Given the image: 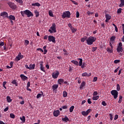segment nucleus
I'll list each match as a JSON object with an SVG mask.
<instances>
[{
    "mask_svg": "<svg viewBox=\"0 0 124 124\" xmlns=\"http://www.w3.org/2000/svg\"><path fill=\"white\" fill-rule=\"evenodd\" d=\"M92 73H87V72H85L82 74V77H90Z\"/></svg>",
    "mask_w": 124,
    "mask_h": 124,
    "instance_id": "11",
    "label": "nucleus"
},
{
    "mask_svg": "<svg viewBox=\"0 0 124 124\" xmlns=\"http://www.w3.org/2000/svg\"><path fill=\"white\" fill-rule=\"evenodd\" d=\"M70 30L73 33H74L77 31V29L74 28V27H72Z\"/></svg>",
    "mask_w": 124,
    "mask_h": 124,
    "instance_id": "27",
    "label": "nucleus"
},
{
    "mask_svg": "<svg viewBox=\"0 0 124 124\" xmlns=\"http://www.w3.org/2000/svg\"><path fill=\"white\" fill-rule=\"evenodd\" d=\"M120 13H122V8H121L117 10V14H119Z\"/></svg>",
    "mask_w": 124,
    "mask_h": 124,
    "instance_id": "49",
    "label": "nucleus"
},
{
    "mask_svg": "<svg viewBox=\"0 0 124 124\" xmlns=\"http://www.w3.org/2000/svg\"><path fill=\"white\" fill-rule=\"evenodd\" d=\"M63 52H64V55H66V56H67V55H68V52H67V51L66 50V49H63Z\"/></svg>",
    "mask_w": 124,
    "mask_h": 124,
    "instance_id": "46",
    "label": "nucleus"
},
{
    "mask_svg": "<svg viewBox=\"0 0 124 124\" xmlns=\"http://www.w3.org/2000/svg\"><path fill=\"white\" fill-rule=\"evenodd\" d=\"M76 17L77 18H79V16H80V13H79V12L77 11L76 13Z\"/></svg>",
    "mask_w": 124,
    "mask_h": 124,
    "instance_id": "53",
    "label": "nucleus"
},
{
    "mask_svg": "<svg viewBox=\"0 0 124 124\" xmlns=\"http://www.w3.org/2000/svg\"><path fill=\"white\" fill-rule=\"evenodd\" d=\"M20 78L23 80V81H25V80H27L28 79V77L23 74L20 75Z\"/></svg>",
    "mask_w": 124,
    "mask_h": 124,
    "instance_id": "15",
    "label": "nucleus"
},
{
    "mask_svg": "<svg viewBox=\"0 0 124 124\" xmlns=\"http://www.w3.org/2000/svg\"><path fill=\"white\" fill-rule=\"evenodd\" d=\"M81 114H82V115H83V116H88L87 112L85 111H82L81 112Z\"/></svg>",
    "mask_w": 124,
    "mask_h": 124,
    "instance_id": "43",
    "label": "nucleus"
},
{
    "mask_svg": "<svg viewBox=\"0 0 124 124\" xmlns=\"http://www.w3.org/2000/svg\"><path fill=\"white\" fill-rule=\"evenodd\" d=\"M25 15H27L28 18L32 17L33 16V14L31 13V12L29 10H25Z\"/></svg>",
    "mask_w": 124,
    "mask_h": 124,
    "instance_id": "8",
    "label": "nucleus"
},
{
    "mask_svg": "<svg viewBox=\"0 0 124 124\" xmlns=\"http://www.w3.org/2000/svg\"><path fill=\"white\" fill-rule=\"evenodd\" d=\"M60 115V110H54L53 112V116L54 117H58Z\"/></svg>",
    "mask_w": 124,
    "mask_h": 124,
    "instance_id": "12",
    "label": "nucleus"
},
{
    "mask_svg": "<svg viewBox=\"0 0 124 124\" xmlns=\"http://www.w3.org/2000/svg\"><path fill=\"white\" fill-rule=\"evenodd\" d=\"M93 82H96L97 81V77H94Z\"/></svg>",
    "mask_w": 124,
    "mask_h": 124,
    "instance_id": "62",
    "label": "nucleus"
},
{
    "mask_svg": "<svg viewBox=\"0 0 124 124\" xmlns=\"http://www.w3.org/2000/svg\"><path fill=\"white\" fill-rule=\"evenodd\" d=\"M116 50L117 52L120 53V52H123L124 49H123V47H120L119 46H117Z\"/></svg>",
    "mask_w": 124,
    "mask_h": 124,
    "instance_id": "24",
    "label": "nucleus"
},
{
    "mask_svg": "<svg viewBox=\"0 0 124 124\" xmlns=\"http://www.w3.org/2000/svg\"><path fill=\"white\" fill-rule=\"evenodd\" d=\"M20 119L21 121H22L23 123L26 122V117L24 116H23L22 117H20Z\"/></svg>",
    "mask_w": 124,
    "mask_h": 124,
    "instance_id": "32",
    "label": "nucleus"
},
{
    "mask_svg": "<svg viewBox=\"0 0 124 124\" xmlns=\"http://www.w3.org/2000/svg\"><path fill=\"white\" fill-rule=\"evenodd\" d=\"M8 18L10 20H13V21H14L15 20V16L13 15H10L9 16H8Z\"/></svg>",
    "mask_w": 124,
    "mask_h": 124,
    "instance_id": "21",
    "label": "nucleus"
},
{
    "mask_svg": "<svg viewBox=\"0 0 124 124\" xmlns=\"http://www.w3.org/2000/svg\"><path fill=\"white\" fill-rule=\"evenodd\" d=\"M20 13L21 14V16H22L23 17H24L25 14H26V11H21Z\"/></svg>",
    "mask_w": 124,
    "mask_h": 124,
    "instance_id": "39",
    "label": "nucleus"
},
{
    "mask_svg": "<svg viewBox=\"0 0 124 124\" xmlns=\"http://www.w3.org/2000/svg\"><path fill=\"white\" fill-rule=\"evenodd\" d=\"M109 117H110V121H113V115L111 113L109 114Z\"/></svg>",
    "mask_w": 124,
    "mask_h": 124,
    "instance_id": "51",
    "label": "nucleus"
},
{
    "mask_svg": "<svg viewBox=\"0 0 124 124\" xmlns=\"http://www.w3.org/2000/svg\"><path fill=\"white\" fill-rule=\"evenodd\" d=\"M25 43L26 44H25L26 46H27V45H29V44H30V42L28 40H25Z\"/></svg>",
    "mask_w": 124,
    "mask_h": 124,
    "instance_id": "48",
    "label": "nucleus"
},
{
    "mask_svg": "<svg viewBox=\"0 0 124 124\" xmlns=\"http://www.w3.org/2000/svg\"><path fill=\"white\" fill-rule=\"evenodd\" d=\"M48 40L49 42H53V43H56V38L52 35H49L48 36Z\"/></svg>",
    "mask_w": 124,
    "mask_h": 124,
    "instance_id": "6",
    "label": "nucleus"
},
{
    "mask_svg": "<svg viewBox=\"0 0 124 124\" xmlns=\"http://www.w3.org/2000/svg\"><path fill=\"white\" fill-rule=\"evenodd\" d=\"M59 75H60V72L57 71L56 73H52V78H53V79H57V78L59 77Z\"/></svg>",
    "mask_w": 124,
    "mask_h": 124,
    "instance_id": "9",
    "label": "nucleus"
},
{
    "mask_svg": "<svg viewBox=\"0 0 124 124\" xmlns=\"http://www.w3.org/2000/svg\"><path fill=\"white\" fill-rule=\"evenodd\" d=\"M29 67H30V70H32L33 69H34L35 67V64H30L29 65Z\"/></svg>",
    "mask_w": 124,
    "mask_h": 124,
    "instance_id": "16",
    "label": "nucleus"
},
{
    "mask_svg": "<svg viewBox=\"0 0 124 124\" xmlns=\"http://www.w3.org/2000/svg\"><path fill=\"white\" fill-rule=\"evenodd\" d=\"M112 25L114 26L115 31H116V32H118V27H117V26H116V24L113 23Z\"/></svg>",
    "mask_w": 124,
    "mask_h": 124,
    "instance_id": "42",
    "label": "nucleus"
},
{
    "mask_svg": "<svg viewBox=\"0 0 124 124\" xmlns=\"http://www.w3.org/2000/svg\"><path fill=\"white\" fill-rule=\"evenodd\" d=\"M68 27H69V28H70V30L73 28V27H72V25L71 24V23H69L68 24Z\"/></svg>",
    "mask_w": 124,
    "mask_h": 124,
    "instance_id": "60",
    "label": "nucleus"
},
{
    "mask_svg": "<svg viewBox=\"0 0 124 124\" xmlns=\"http://www.w3.org/2000/svg\"><path fill=\"white\" fill-rule=\"evenodd\" d=\"M121 62V60H115L114 61V63L117 64V63H119V62Z\"/></svg>",
    "mask_w": 124,
    "mask_h": 124,
    "instance_id": "47",
    "label": "nucleus"
},
{
    "mask_svg": "<svg viewBox=\"0 0 124 124\" xmlns=\"http://www.w3.org/2000/svg\"><path fill=\"white\" fill-rule=\"evenodd\" d=\"M59 88V85L58 84H54L52 86V90L53 91H55V90H57Z\"/></svg>",
    "mask_w": 124,
    "mask_h": 124,
    "instance_id": "20",
    "label": "nucleus"
},
{
    "mask_svg": "<svg viewBox=\"0 0 124 124\" xmlns=\"http://www.w3.org/2000/svg\"><path fill=\"white\" fill-rule=\"evenodd\" d=\"M0 16L4 18H8V13L6 12H3L0 13Z\"/></svg>",
    "mask_w": 124,
    "mask_h": 124,
    "instance_id": "10",
    "label": "nucleus"
},
{
    "mask_svg": "<svg viewBox=\"0 0 124 124\" xmlns=\"http://www.w3.org/2000/svg\"><path fill=\"white\" fill-rule=\"evenodd\" d=\"M121 3L119 4V7H124V0H120Z\"/></svg>",
    "mask_w": 124,
    "mask_h": 124,
    "instance_id": "23",
    "label": "nucleus"
},
{
    "mask_svg": "<svg viewBox=\"0 0 124 124\" xmlns=\"http://www.w3.org/2000/svg\"><path fill=\"white\" fill-rule=\"evenodd\" d=\"M118 118H119V115H118V114L115 115V117H114V120L116 121L117 120H118Z\"/></svg>",
    "mask_w": 124,
    "mask_h": 124,
    "instance_id": "59",
    "label": "nucleus"
},
{
    "mask_svg": "<svg viewBox=\"0 0 124 124\" xmlns=\"http://www.w3.org/2000/svg\"><path fill=\"white\" fill-rule=\"evenodd\" d=\"M91 100H92L91 99L89 98V99H88L87 102H88V103L89 104H92V101H91Z\"/></svg>",
    "mask_w": 124,
    "mask_h": 124,
    "instance_id": "57",
    "label": "nucleus"
},
{
    "mask_svg": "<svg viewBox=\"0 0 124 124\" xmlns=\"http://www.w3.org/2000/svg\"><path fill=\"white\" fill-rule=\"evenodd\" d=\"M43 95V92L42 91L40 92V93H38L36 96V98H40L41 96Z\"/></svg>",
    "mask_w": 124,
    "mask_h": 124,
    "instance_id": "19",
    "label": "nucleus"
},
{
    "mask_svg": "<svg viewBox=\"0 0 124 124\" xmlns=\"http://www.w3.org/2000/svg\"><path fill=\"white\" fill-rule=\"evenodd\" d=\"M102 105H103V106H106V105H107V104L106 103V102H105V101H103L102 102Z\"/></svg>",
    "mask_w": 124,
    "mask_h": 124,
    "instance_id": "52",
    "label": "nucleus"
},
{
    "mask_svg": "<svg viewBox=\"0 0 124 124\" xmlns=\"http://www.w3.org/2000/svg\"><path fill=\"white\" fill-rule=\"evenodd\" d=\"M31 87V82L28 81L27 84L26 88H30Z\"/></svg>",
    "mask_w": 124,
    "mask_h": 124,
    "instance_id": "54",
    "label": "nucleus"
},
{
    "mask_svg": "<svg viewBox=\"0 0 124 124\" xmlns=\"http://www.w3.org/2000/svg\"><path fill=\"white\" fill-rule=\"evenodd\" d=\"M8 4L9 6L12 8V9H14L15 10L17 8V6H16V4H15L14 3H12V2H9L8 3Z\"/></svg>",
    "mask_w": 124,
    "mask_h": 124,
    "instance_id": "7",
    "label": "nucleus"
},
{
    "mask_svg": "<svg viewBox=\"0 0 124 124\" xmlns=\"http://www.w3.org/2000/svg\"><path fill=\"white\" fill-rule=\"evenodd\" d=\"M78 84H81V78H78Z\"/></svg>",
    "mask_w": 124,
    "mask_h": 124,
    "instance_id": "64",
    "label": "nucleus"
},
{
    "mask_svg": "<svg viewBox=\"0 0 124 124\" xmlns=\"http://www.w3.org/2000/svg\"><path fill=\"white\" fill-rule=\"evenodd\" d=\"M115 39H116L115 36H112L111 37L110 39V42H111L112 44H114V42H115Z\"/></svg>",
    "mask_w": 124,
    "mask_h": 124,
    "instance_id": "14",
    "label": "nucleus"
},
{
    "mask_svg": "<svg viewBox=\"0 0 124 124\" xmlns=\"http://www.w3.org/2000/svg\"><path fill=\"white\" fill-rule=\"evenodd\" d=\"M48 15H49L50 17H54V15H53V12L51 10L49 11Z\"/></svg>",
    "mask_w": 124,
    "mask_h": 124,
    "instance_id": "34",
    "label": "nucleus"
},
{
    "mask_svg": "<svg viewBox=\"0 0 124 124\" xmlns=\"http://www.w3.org/2000/svg\"><path fill=\"white\" fill-rule=\"evenodd\" d=\"M10 117L12 119H14L15 118V115H14V114H13V113H11L10 114Z\"/></svg>",
    "mask_w": 124,
    "mask_h": 124,
    "instance_id": "44",
    "label": "nucleus"
},
{
    "mask_svg": "<svg viewBox=\"0 0 124 124\" xmlns=\"http://www.w3.org/2000/svg\"><path fill=\"white\" fill-rule=\"evenodd\" d=\"M12 84H13V85H15V86H16V87H17V86H18V83H17V81H16V80L14 79L12 81Z\"/></svg>",
    "mask_w": 124,
    "mask_h": 124,
    "instance_id": "29",
    "label": "nucleus"
},
{
    "mask_svg": "<svg viewBox=\"0 0 124 124\" xmlns=\"http://www.w3.org/2000/svg\"><path fill=\"white\" fill-rule=\"evenodd\" d=\"M73 110H74V106H72L69 109L70 112L72 113V112H73Z\"/></svg>",
    "mask_w": 124,
    "mask_h": 124,
    "instance_id": "35",
    "label": "nucleus"
},
{
    "mask_svg": "<svg viewBox=\"0 0 124 124\" xmlns=\"http://www.w3.org/2000/svg\"><path fill=\"white\" fill-rule=\"evenodd\" d=\"M63 82H64V80H63V79H58V83L59 85H62V83H63Z\"/></svg>",
    "mask_w": 124,
    "mask_h": 124,
    "instance_id": "30",
    "label": "nucleus"
},
{
    "mask_svg": "<svg viewBox=\"0 0 124 124\" xmlns=\"http://www.w3.org/2000/svg\"><path fill=\"white\" fill-rule=\"evenodd\" d=\"M98 94V93L96 91H94L93 93V96H96Z\"/></svg>",
    "mask_w": 124,
    "mask_h": 124,
    "instance_id": "50",
    "label": "nucleus"
},
{
    "mask_svg": "<svg viewBox=\"0 0 124 124\" xmlns=\"http://www.w3.org/2000/svg\"><path fill=\"white\" fill-rule=\"evenodd\" d=\"M40 65L41 70L43 72H45V70H44V67L43 66V61L40 62Z\"/></svg>",
    "mask_w": 124,
    "mask_h": 124,
    "instance_id": "13",
    "label": "nucleus"
},
{
    "mask_svg": "<svg viewBox=\"0 0 124 124\" xmlns=\"http://www.w3.org/2000/svg\"><path fill=\"white\" fill-rule=\"evenodd\" d=\"M50 29L48 30V31L50 33H53V32H57V30L56 29V23H53Z\"/></svg>",
    "mask_w": 124,
    "mask_h": 124,
    "instance_id": "2",
    "label": "nucleus"
},
{
    "mask_svg": "<svg viewBox=\"0 0 124 124\" xmlns=\"http://www.w3.org/2000/svg\"><path fill=\"white\" fill-rule=\"evenodd\" d=\"M71 62L72 63H73L74 64H75V65H77V66L79 65V62H78V61H77L73 60L71 61Z\"/></svg>",
    "mask_w": 124,
    "mask_h": 124,
    "instance_id": "18",
    "label": "nucleus"
},
{
    "mask_svg": "<svg viewBox=\"0 0 124 124\" xmlns=\"http://www.w3.org/2000/svg\"><path fill=\"white\" fill-rule=\"evenodd\" d=\"M62 109H67V106H66V105L62 106Z\"/></svg>",
    "mask_w": 124,
    "mask_h": 124,
    "instance_id": "63",
    "label": "nucleus"
},
{
    "mask_svg": "<svg viewBox=\"0 0 124 124\" xmlns=\"http://www.w3.org/2000/svg\"><path fill=\"white\" fill-rule=\"evenodd\" d=\"M16 2H18V3H23L22 0H15Z\"/></svg>",
    "mask_w": 124,
    "mask_h": 124,
    "instance_id": "56",
    "label": "nucleus"
},
{
    "mask_svg": "<svg viewBox=\"0 0 124 124\" xmlns=\"http://www.w3.org/2000/svg\"><path fill=\"white\" fill-rule=\"evenodd\" d=\"M111 18L112 16H111L108 14L106 15V19H107L108 20H111Z\"/></svg>",
    "mask_w": 124,
    "mask_h": 124,
    "instance_id": "28",
    "label": "nucleus"
},
{
    "mask_svg": "<svg viewBox=\"0 0 124 124\" xmlns=\"http://www.w3.org/2000/svg\"><path fill=\"white\" fill-rule=\"evenodd\" d=\"M87 36H85V37L81 38L80 39L81 42H85V41L87 40Z\"/></svg>",
    "mask_w": 124,
    "mask_h": 124,
    "instance_id": "38",
    "label": "nucleus"
},
{
    "mask_svg": "<svg viewBox=\"0 0 124 124\" xmlns=\"http://www.w3.org/2000/svg\"><path fill=\"white\" fill-rule=\"evenodd\" d=\"M66 96H67V92H66V91H64L63 92V97H66Z\"/></svg>",
    "mask_w": 124,
    "mask_h": 124,
    "instance_id": "36",
    "label": "nucleus"
},
{
    "mask_svg": "<svg viewBox=\"0 0 124 124\" xmlns=\"http://www.w3.org/2000/svg\"><path fill=\"white\" fill-rule=\"evenodd\" d=\"M19 58L21 59H23V58H24V55H22V53H21V52H19L17 55Z\"/></svg>",
    "mask_w": 124,
    "mask_h": 124,
    "instance_id": "37",
    "label": "nucleus"
},
{
    "mask_svg": "<svg viewBox=\"0 0 124 124\" xmlns=\"http://www.w3.org/2000/svg\"><path fill=\"white\" fill-rule=\"evenodd\" d=\"M37 50L40 51V52H42V53H43V52H44V51H43V49H42L41 48H37Z\"/></svg>",
    "mask_w": 124,
    "mask_h": 124,
    "instance_id": "58",
    "label": "nucleus"
},
{
    "mask_svg": "<svg viewBox=\"0 0 124 124\" xmlns=\"http://www.w3.org/2000/svg\"><path fill=\"white\" fill-rule=\"evenodd\" d=\"M96 49H97V47H92V52H95V51H96Z\"/></svg>",
    "mask_w": 124,
    "mask_h": 124,
    "instance_id": "55",
    "label": "nucleus"
},
{
    "mask_svg": "<svg viewBox=\"0 0 124 124\" xmlns=\"http://www.w3.org/2000/svg\"><path fill=\"white\" fill-rule=\"evenodd\" d=\"M98 98H99V95L96 96H93L92 99H93V100H97V99H98Z\"/></svg>",
    "mask_w": 124,
    "mask_h": 124,
    "instance_id": "31",
    "label": "nucleus"
},
{
    "mask_svg": "<svg viewBox=\"0 0 124 124\" xmlns=\"http://www.w3.org/2000/svg\"><path fill=\"white\" fill-rule=\"evenodd\" d=\"M20 58H19V56L17 55V56H16L15 59V60L16 61V62H19V61H20Z\"/></svg>",
    "mask_w": 124,
    "mask_h": 124,
    "instance_id": "41",
    "label": "nucleus"
},
{
    "mask_svg": "<svg viewBox=\"0 0 124 124\" xmlns=\"http://www.w3.org/2000/svg\"><path fill=\"white\" fill-rule=\"evenodd\" d=\"M116 89H117V91H118L119 92V91H120V90H121V87H120V84H117L116 85Z\"/></svg>",
    "mask_w": 124,
    "mask_h": 124,
    "instance_id": "40",
    "label": "nucleus"
},
{
    "mask_svg": "<svg viewBox=\"0 0 124 124\" xmlns=\"http://www.w3.org/2000/svg\"><path fill=\"white\" fill-rule=\"evenodd\" d=\"M85 112H86V113L87 114V115H89V114H90V113H91V112H92V109L89 108Z\"/></svg>",
    "mask_w": 124,
    "mask_h": 124,
    "instance_id": "45",
    "label": "nucleus"
},
{
    "mask_svg": "<svg viewBox=\"0 0 124 124\" xmlns=\"http://www.w3.org/2000/svg\"><path fill=\"white\" fill-rule=\"evenodd\" d=\"M7 101L8 103H10L12 101V99H11V97L10 96H7Z\"/></svg>",
    "mask_w": 124,
    "mask_h": 124,
    "instance_id": "25",
    "label": "nucleus"
},
{
    "mask_svg": "<svg viewBox=\"0 0 124 124\" xmlns=\"http://www.w3.org/2000/svg\"><path fill=\"white\" fill-rule=\"evenodd\" d=\"M85 85H86V82L85 81H82L80 84L79 89L81 90V89H83V87H85Z\"/></svg>",
    "mask_w": 124,
    "mask_h": 124,
    "instance_id": "17",
    "label": "nucleus"
},
{
    "mask_svg": "<svg viewBox=\"0 0 124 124\" xmlns=\"http://www.w3.org/2000/svg\"><path fill=\"white\" fill-rule=\"evenodd\" d=\"M122 46H123V44L120 42L119 43V45L117 47H122Z\"/></svg>",
    "mask_w": 124,
    "mask_h": 124,
    "instance_id": "61",
    "label": "nucleus"
},
{
    "mask_svg": "<svg viewBox=\"0 0 124 124\" xmlns=\"http://www.w3.org/2000/svg\"><path fill=\"white\" fill-rule=\"evenodd\" d=\"M62 121L66 123V122L69 121V119H68V117H67V116H65L64 118H62Z\"/></svg>",
    "mask_w": 124,
    "mask_h": 124,
    "instance_id": "22",
    "label": "nucleus"
},
{
    "mask_svg": "<svg viewBox=\"0 0 124 124\" xmlns=\"http://www.w3.org/2000/svg\"><path fill=\"white\" fill-rule=\"evenodd\" d=\"M111 94L113 95L114 99H117L118 98V95L119 94V92L117 90H112L110 92Z\"/></svg>",
    "mask_w": 124,
    "mask_h": 124,
    "instance_id": "5",
    "label": "nucleus"
},
{
    "mask_svg": "<svg viewBox=\"0 0 124 124\" xmlns=\"http://www.w3.org/2000/svg\"><path fill=\"white\" fill-rule=\"evenodd\" d=\"M78 60L79 61V66H81L82 68H85V67H86V66H87V63L86 62H83V59H82L81 58H78Z\"/></svg>",
    "mask_w": 124,
    "mask_h": 124,
    "instance_id": "3",
    "label": "nucleus"
},
{
    "mask_svg": "<svg viewBox=\"0 0 124 124\" xmlns=\"http://www.w3.org/2000/svg\"><path fill=\"white\" fill-rule=\"evenodd\" d=\"M96 40V38H94L93 36H90L86 40L88 45H93V42Z\"/></svg>",
    "mask_w": 124,
    "mask_h": 124,
    "instance_id": "1",
    "label": "nucleus"
},
{
    "mask_svg": "<svg viewBox=\"0 0 124 124\" xmlns=\"http://www.w3.org/2000/svg\"><path fill=\"white\" fill-rule=\"evenodd\" d=\"M71 15V14L70 13V12L69 11H66L65 12L63 13L62 15V19H64V18H70V16Z\"/></svg>",
    "mask_w": 124,
    "mask_h": 124,
    "instance_id": "4",
    "label": "nucleus"
},
{
    "mask_svg": "<svg viewBox=\"0 0 124 124\" xmlns=\"http://www.w3.org/2000/svg\"><path fill=\"white\" fill-rule=\"evenodd\" d=\"M34 13L36 17H38V16H39V12L37 10L34 11Z\"/></svg>",
    "mask_w": 124,
    "mask_h": 124,
    "instance_id": "33",
    "label": "nucleus"
},
{
    "mask_svg": "<svg viewBox=\"0 0 124 124\" xmlns=\"http://www.w3.org/2000/svg\"><path fill=\"white\" fill-rule=\"evenodd\" d=\"M107 51L108 52V53H110V54H112V53H113V49L110 48L109 47L107 48Z\"/></svg>",
    "mask_w": 124,
    "mask_h": 124,
    "instance_id": "26",
    "label": "nucleus"
}]
</instances>
